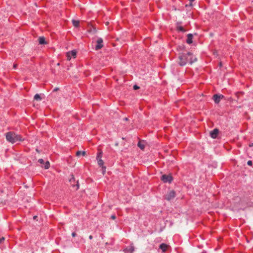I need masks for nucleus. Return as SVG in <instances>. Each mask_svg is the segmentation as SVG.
Returning a JSON list of instances; mask_svg holds the SVG:
<instances>
[{
	"mask_svg": "<svg viewBox=\"0 0 253 253\" xmlns=\"http://www.w3.org/2000/svg\"><path fill=\"white\" fill-rule=\"evenodd\" d=\"M193 55L190 52L186 53H180L178 57V64L180 66H184L187 62H189L192 64L194 61L196 60V58L193 60Z\"/></svg>",
	"mask_w": 253,
	"mask_h": 253,
	"instance_id": "1",
	"label": "nucleus"
},
{
	"mask_svg": "<svg viewBox=\"0 0 253 253\" xmlns=\"http://www.w3.org/2000/svg\"><path fill=\"white\" fill-rule=\"evenodd\" d=\"M6 138L8 141L11 143H14L18 141L24 140V139H22L20 135L11 131L6 134Z\"/></svg>",
	"mask_w": 253,
	"mask_h": 253,
	"instance_id": "2",
	"label": "nucleus"
},
{
	"mask_svg": "<svg viewBox=\"0 0 253 253\" xmlns=\"http://www.w3.org/2000/svg\"><path fill=\"white\" fill-rule=\"evenodd\" d=\"M175 196V192L173 190L170 191L166 196L165 199L168 201L173 199Z\"/></svg>",
	"mask_w": 253,
	"mask_h": 253,
	"instance_id": "3",
	"label": "nucleus"
},
{
	"mask_svg": "<svg viewBox=\"0 0 253 253\" xmlns=\"http://www.w3.org/2000/svg\"><path fill=\"white\" fill-rule=\"evenodd\" d=\"M172 176L169 175L164 174L162 176V180L164 182L170 183L172 181Z\"/></svg>",
	"mask_w": 253,
	"mask_h": 253,
	"instance_id": "4",
	"label": "nucleus"
},
{
	"mask_svg": "<svg viewBox=\"0 0 253 253\" xmlns=\"http://www.w3.org/2000/svg\"><path fill=\"white\" fill-rule=\"evenodd\" d=\"M77 52L75 50H72L67 53V59L70 60L72 57L75 58Z\"/></svg>",
	"mask_w": 253,
	"mask_h": 253,
	"instance_id": "5",
	"label": "nucleus"
},
{
	"mask_svg": "<svg viewBox=\"0 0 253 253\" xmlns=\"http://www.w3.org/2000/svg\"><path fill=\"white\" fill-rule=\"evenodd\" d=\"M224 97V96L222 95H218V94H214L213 96V100L215 103L218 104L220 101V99L223 98Z\"/></svg>",
	"mask_w": 253,
	"mask_h": 253,
	"instance_id": "6",
	"label": "nucleus"
},
{
	"mask_svg": "<svg viewBox=\"0 0 253 253\" xmlns=\"http://www.w3.org/2000/svg\"><path fill=\"white\" fill-rule=\"evenodd\" d=\"M134 251V248L132 245L129 246L124 250L125 253H132Z\"/></svg>",
	"mask_w": 253,
	"mask_h": 253,
	"instance_id": "7",
	"label": "nucleus"
},
{
	"mask_svg": "<svg viewBox=\"0 0 253 253\" xmlns=\"http://www.w3.org/2000/svg\"><path fill=\"white\" fill-rule=\"evenodd\" d=\"M102 42H103V40L101 38L98 39V40L97 41V44L95 46L96 50H98L102 47V46H103Z\"/></svg>",
	"mask_w": 253,
	"mask_h": 253,
	"instance_id": "8",
	"label": "nucleus"
},
{
	"mask_svg": "<svg viewBox=\"0 0 253 253\" xmlns=\"http://www.w3.org/2000/svg\"><path fill=\"white\" fill-rule=\"evenodd\" d=\"M219 132V130L217 128L214 129L212 131L210 132V136L212 138H216Z\"/></svg>",
	"mask_w": 253,
	"mask_h": 253,
	"instance_id": "9",
	"label": "nucleus"
},
{
	"mask_svg": "<svg viewBox=\"0 0 253 253\" xmlns=\"http://www.w3.org/2000/svg\"><path fill=\"white\" fill-rule=\"evenodd\" d=\"M97 161H98V165L100 167H102V171H103V173H104V172L105 171V169H106V167L103 166L104 162H103V160L101 159H98Z\"/></svg>",
	"mask_w": 253,
	"mask_h": 253,
	"instance_id": "10",
	"label": "nucleus"
},
{
	"mask_svg": "<svg viewBox=\"0 0 253 253\" xmlns=\"http://www.w3.org/2000/svg\"><path fill=\"white\" fill-rule=\"evenodd\" d=\"M145 143L144 141H140L137 145L141 150H143L145 148Z\"/></svg>",
	"mask_w": 253,
	"mask_h": 253,
	"instance_id": "11",
	"label": "nucleus"
},
{
	"mask_svg": "<svg viewBox=\"0 0 253 253\" xmlns=\"http://www.w3.org/2000/svg\"><path fill=\"white\" fill-rule=\"evenodd\" d=\"M168 247V246L165 244H161L160 245V249H161L162 250L163 253H165Z\"/></svg>",
	"mask_w": 253,
	"mask_h": 253,
	"instance_id": "12",
	"label": "nucleus"
},
{
	"mask_svg": "<svg viewBox=\"0 0 253 253\" xmlns=\"http://www.w3.org/2000/svg\"><path fill=\"white\" fill-rule=\"evenodd\" d=\"M192 38L193 35L191 34H189L187 35V39L186 40V42L188 44H190L192 42Z\"/></svg>",
	"mask_w": 253,
	"mask_h": 253,
	"instance_id": "13",
	"label": "nucleus"
},
{
	"mask_svg": "<svg viewBox=\"0 0 253 253\" xmlns=\"http://www.w3.org/2000/svg\"><path fill=\"white\" fill-rule=\"evenodd\" d=\"M87 31L90 33L94 34L96 32V30L93 27L90 26L89 27L88 29L87 30Z\"/></svg>",
	"mask_w": 253,
	"mask_h": 253,
	"instance_id": "14",
	"label": "nucleus"
},
{
	"mask_svg": "<svg viewBox=\"0 0 253 253\" xmlns=\"http://www.w3.org/2000/svg\"><path fill=\"white\" fill-rule=\"evenodd\" d=\"M39 42L41 44H44L46 43V42L45 41V39L43 37H41L39 38Z\"/></svg>",
	"mask_w": 253,
	"mask_h": 253,
	"instance_id": "15",
	"label": "nucleus"
},
{
	"mask_svg": "<svg viewBox=\"0 0 253 253\" xmlns=\"http://www.w3.org/2000/svg\"><path fill=\"white\" fill-rule=\"evenodd\" d=\"M72 23L75 27H78L79 26L80 22L78 20H73Z\"/></svg>",
	"mask_w": 253,
	"mask_h": 253,
	"instance_id": "16",
	"label": "nucleus"
},
{
	"mask_svg": "<svg viewBox=\"0 0 253 253\" xmlns=\"http://www.w3.org/2000/svg\"><path fill=\"white\" fill-rule=\"evenodd\" d=\"M86 154L85 151H78L76 152V155L77 156H80L81 155L83 156H85Z\"/></svg>",
	"mask_w": 253,
	"mask_h": 253,
	"instance_id": "17",
	"label": "nucleus"
},
{
	"mask_svg": "<svg viewBox=\"0 0 253 253\" xmlns=\"http://www.w3.org/2000/svg\"><path fill=\"white\" fill-rule=\"evenodd\" d=\"M34 99L36 100H41L42 98L41 97H40V95L38 94H36L35 96H34Z\"/></svg>",
	"mask_w": 253,
	"mask_h": 253,
	"instance_id": "18",
	"label": "nucleus"
},
{
	"mask_svg": "<svg viewBox=\"0 0 253 253\" xmlns=\"http://www.w3.org/2000/svg\"><path fill=\"white\" fill-rule=\"evenodd\" d=\"M49 166H50L49 162L48 161H46L45 162V163L44 164L43 167L45 169H48L49 168Z\"/></svg>",
	"mask_w": 253,
	"mask_h": 253,
	"instance_id": "19",
	"label": "nucleus"
},
{
	"mask_svg": "<svg viewBox=\"0 0 253 253\" xmlns=\"http://www.w3.org/2000/svg\"><path fill=\"white\" fill-rule=\"evenodd\" d=\"M102 152L101 151H100V152H99L97 155V157H96V159L98 160V159H101V157L102 156Z\"/></svg>",
	"mask_w": 253,
	"mask_h": 253,
	"instance_id": "20",
	"label": "nucleus"
},
{
	"mask_svg": "<svg viewBox=\"0 0 253 253\" xmlns=\"http://www.w3.org/2000/svg\"><path fill=\"white\" fill-rule=\"evenodd\" d=\"M177 29L181 31V32H185V30L184 29V28L181 27V26H179L177 27Z\"/></svg>",
	"mask_w": 253,
	"mask_h": 253,
	"instance_id": "21",
	"label": "nucleus"
},
{
	"mask_svg": "<svg viewBox=\"0 0 253 253\" xmlns=\"http://www.w3.org/2000/svg\"><path fill=\"white\" fill-rule=\"evenodd\" d=\"M38 162L40 163L41 164H44V160L42 159H40L38 160Z\"/></svg>",
	"mask_w": 253,
	"mask_h": 253,
	"instance_id": "22",
	"label": "nucleus"
},
{
	"mask_svg": "<svg viewBox=\"0 0 253 253\" xmlns=\"http://www.w3.org/2000/svg\"><path fill=\"white\" fill-rule=\"evenodd\" d=\"M4 240H5L4 237L0 238V243L1 244L2 243H3Z\"/></svg>",
	"mask_w": 253,
	"mask_h": 253,
	"instance_id": "23",
	"label": "nucleus"
},
{
	"mask_svg": "<svg viewBox=\"0 0 253 253\" xmlns=\"http://www.w3.org/2000/svg\"><path fill=\"white\" fill-rule=\"evenodd\" d=\"M247 164L249 165V166H252V161H249L248 162H247Z\"/></svg>",
	"mask_w": 253,
	"mask_h": 253,
	"instance_id": "24",
	"label": "nucleus"
},
{
	"mask_svg": "<svg viewBox=\"0 0 253 253\" xmlns=\"http://www.w3.org/2000/svg\"><path fill=\"white\" fill-rule=\"evenodd\" d=\"M139 88V86H137V85H134L133 86V89H135V90H136V89H138Z\"/></svg>",
	"mask_w": 253,
	"mask_h": 253,
	"instance_id": "25",
	"label": "nucleus"
},
{
	"mask_svg": "<svg viewBox=\"0 0 253 253\" xmlns=\"http://www.w3.org/2000/svg\"><path fill=\"white\" fill-rule=\"evenodd\" d=\"M111 218L112 219H115L116 218V216L115 215H112L111 216Z\"/></svg>",
	"mask_w": 253,
	"mask_h": 253,
	"instance_id": "26",
	"label": "nucleus"
},
{
	"mask_svg": "<svg viewBox=\"0 0 253 253\" xmlns=\"http://www.w3.org/2000/svg\"><path fill=\"white\" fill-rule=\"evenodd\" d=\"M72 235L73 237H75L76 236V233L75 232H73Z\"/></svg>",
	"mask_w": 253,
	"mask_h": 253,
	"instance_id": "27",
	"label": "nucleus"
},
{
	"mask_svg": "<svg viewBox=\"0 0 253 253\" xmlns=\"http://www.w3.org/2000/svg\"><path fill=\"white\" fill-rule=\"evenodd\" d=\"M76 186H77V188H76V190L78 189L79 188V184L78 183V182L77 183V184H76Z\"/></svg>",
	"mask_w": 253,
	"mask_h": 253,
	"instance_id": "28",
	"label": "nucleus"
},
{
	"mask_svg": "<svg viewBox=\"0 0 253 253\" xmlns=\"http://www.w3.org/2000/svg\"><path fill=\"white\" fill-rule=\"evenodd\" d=\"M16 66H17V65H16V64H14L13 65V68L14 69H16Z\"/></svg>",
	"mask_w": 253,
	"mask_h": 253,
	"instance_id": "29",
	"label": "nucleus"
},
{
	"mask_svg": "<svg viewBox=\"0 0 253 253\" xmlns=\"http://www.w3.org/2000/svg\"><path fill=\"white\" fill-rule=\"evenodd\" d=\"M249 146H250V147H253V143H250V144H249Z\"/></svg>",
	"mask_w": 253,
	"mask_h": 253,
	"instance_id": "30",
	"label": "nucleus"
},
{
	"mask_svg": "<svg viewBox=\"0 0 253 253\" xmlns=\"http://www.w3.org/2000/svg\"><path fill=\"white\" fill-rule=\"evenodd\" d=\"M89 239H90V240L92 239V235H90L89 236Z\"/></svg>",
	"mask_w": 253,
	"mask_h": 253,
	"instance_id": "31",
	"label": "nucleus"
},
{
	"mask_svg": "<svg viewBox=\"0 0 253 253\" xmlns=\"http://www.w3.org/2000/svg\"><path fill=\"white\" fill-rule=\"evenodd\" d=\"M37 218V216H34L33 217V218H34V219H36Z\"/></svg>",
	"mask_w": 253,
	"mask_h": 253,
	"instance_id": "32",
	"label": "nucleus"
},
{
	"mask_svg": "<svg viewBox=\"0 0 253 253\" xmlns=\"http://www.w3.org/2000/svg\"><path fill=\"white\" fill-rule=\"evenodd\" d=\"M124 120H125V121H127V120H128V118H125L124 119Z\"/></svg>",
	"mask_w": 253,
	"mask_h": 253,
	"instance_id": "33",
	"label": "nucleus"
},
{
	"mask_svg": "<svg viewBox=\"0 0 253 253\" xmlns=\"http://www.w3.org/2000/svg\"><path fill=\"white\" fill-rule=\"evenodd\" d=\"M219 66H220V67H221V66H222V64H221V62L219 63Z\"/></svg>",
	"mask_w": 253,
	"mask_h": 253,
	"instance_id": "34",
	"label": "nucleus"
}]
</instances>
